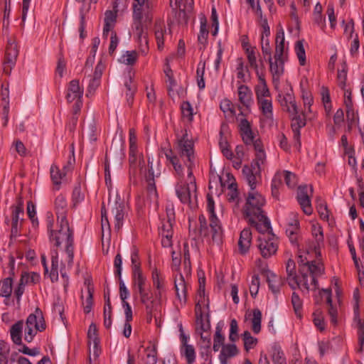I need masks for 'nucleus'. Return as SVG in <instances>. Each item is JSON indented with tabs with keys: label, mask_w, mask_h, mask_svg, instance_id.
Returning <instances> with one entry per match:
<instances>
[{
	"label": "nucleus",
	"mask_w": 364,
	"mask_h": 364,
	"mask_svg": "<svg viewBox=\"0 0 364 364\" xmlns=\"http://www.w3.org/2000/svg\"><path fill=\"white\" fill-rule=\"evenodd\" d=\"M207 210L210 213V223H208L203 214L198 216V224L189 221V235L193 240L205 239L208 242L220 243L222 240L223 230L220 223L215 213L214 200L210 194L207 195Z\"/></svg>",
	"instance_id": "1"
},
{
	"label": "nucleus",
	"mask_w": 364,
	"mask_h": 364,
	"mask_svg": "<svg viewBox=\"0 0 364 364\" xmlns=\"http://www.w3.org/2000/svg\"><path fill=\"white\" fill-rule=\"evenodd\" d=\"M53 220L49 219L47 227L50 232V241L57 247L62 243L65 244V251L69 258L68 264H72L74 257L73 231L70 229L68 220L57 221L55 230L53 229Z\"/></svg>",
	"instance_id": "2"
},
{
	"label": "nucleus",
	"mask_w": 364,
	"mask_h": 364,
	"mask_svg": "<svg viewBox=\"0 0 364 364\" xmlns=\"http://www.w3.org/2000/svg\"><path fill=\"white\" fill-rule=\"evenodd\" d=\"M299 271L302 277V287L307 291L310 289L316 291L318 288V277L324 274L323 264L317 261H308L299 256Z\"/></svg>",
	"instance_id": "3"
},
{
	"label": "nucleus",
	"mask_w": 364,
	"mask_h": 364,
	"mask_svg": "<svg viewBox=\"0 0 364 364\" xmlns=\"http://www.w3.org/2000/svg\"><path fill=\"white\" fill-rule=\"evenodd\" d=\"M265 204L264 198L258 192L251 191L248 193L246 203L244 208L243 215L249 223H254V218H264L263 206Z\"/></svg>",
	"instance_id": "4"
},
{
	"label": "nucleus",
	"mask_w": 364,
	"mask_h": 364,
	"mask_svg": "<svg viewBox=\"0 0 364 364\" xmlns=\"http://www.w3.org/2000/svg\"><path fill=\"white\" fill-rule=\"evenodd\" d=\"M46 328L43 312L36 308L34 313L31 314L26 321L24 340L31 343L38 331H43Z\"/></svg>",
	"instance_id": "5"
},
{
	"label": "nucleus",
	"mask_w": 364,
	"mask_h": 364,
	"mask_svg": "<svg viewBox=\"0 0 364 364\" xmlns=\"http://www.w3.org/2000/svg\"><path fill=\"white\" fill-rule=\"evenodd\" d=\"M188 179L189 183H178L176 186V192L183 203L188 204L191 208H193L197 205L196 183L193 174L192 177L188 176Z\"/></svg>",
	"instance_id": "6"
},
{
	"label": "nucleus",
	"mask_w": 364,
	"mask_h": 364,
	"mask_svg": "<svg viewBox=\"0 0 364 364\" xmlns=\"http://www.w3.org/2000/svg\"><path fill=\"white\" fill-rule=\"evenodd\" d=\"M153 8L152 0H133V22L151 23L153 20Z\"/></svg>",
	"instance_id": "7"
},
{
	"label": "nucleus",
	"mask_w": 364,
	"mask_h": 364,
	"mask_svg": "<svg viewBox=\"0 0 364 364\" xmlns=\"http://www.w3.org/2000/svg\"><path fill=\"white\" fill-rule=\"evenodd\" d=\"M187 134L186 133L178 140L177 143V151L180 155V157L183 159L184 164L188 168V177H192V170L194 167V150H193V142L187 138Z\"/></svg>",
	"instance_id": "8"
},
{
	"label": "nucleus",
	"mask_w": 364,
	"mask_h": 364,
	"mask_svg": "<svg viewBox=\"0 0 364 364\" xmlns=\"http://www.w3.org/2000/svg\"><path fill=\"white\" fill-rule=\"evenodd\" d=\"M257 242L258 249L264 258H269L275 255L278 250V240L272 232L260 235Z\"/></svg>",
	"instance_id": "9"
},
{
	"label": "nucleus",
	"mask_w": 364,
	"mask_h": 364,
	"mask_svg": "<svg viewBox=\"0 0 364 364\" xmlns=\"http://www.w3.org/2000/svg\"><path fill=\"white\" fill-rule=\"evenodd\" d=\"M151 24L135 22L132 23L134 37L139 43L140 50L144 54L149 50L148 31Z\"/></svg>",
	"instance_id": "10"
},
{
	"label": "nucleus",
	"mask_w": 364,
	"mask_h": 364,
	"mask_svg": "<svg viewBox=\"0 0 364 364\" xmlns=\"http://www.w3.org/2000/svg\"><path fill=\"white\" fill-rule=\"evenodd\" d=\"M202 305L208 309V299H203V300H198L196 304L195 314L196 317V324L198 326L196 331L197 332H205L210 331V323L209 318H207L205 321L203 319V311L202 310ZM207 317H209L208 313Z\"/></svg>",
	"instance_id": "11"
},
{
	"label": "nucleus",
	"mask_w": 364,
	"mask_h": 364,
	"mask_svg": "<svg viewBox=\"0 0 364 364\" xmlns=\"http://www.w3.org/2000/svg\"><path fill=\"white\" fill-rule=\"evenodd\" d=\"M18 55V49L14 40H8L6 48L5 59L4 61V72L9 74L12 68L15 65L17 57Z\"/></svg>",
	"instance_id": "12"
},
{
	"label": "nucleus",
	"mask_w": 364,
	"mask_h": 364,
	"mask_svg": "<svg viewBox=\"0 0 364 364\" xmlns=\"http://www.w3.org/2000/svg\"><path fill=\"white\" fill-rule=\"evenodd\" d=\"M11 237H16L19 233L20 215H23V201L21 197L16 200V204L11 207Z\"/></svg>",
	"instance_id": "13"
},
{
	"label": "nucleus",
	"mask_w": 364,
	"mask_h": 364,
	"mask_svg": "<svg viewBox=\"0 0 364 364\" xmlns=\"http://www.w3.org/2000/svg\"><path fill=\"white\" fill-rule=\"evenodd\" d=\"M287 271V281L288 284L292 289H296L302 287V277H299L296 272V264L295 262L289 259L286 264Z\"/></svg>",
	"instance_id": "14"
},
{
	"label": "nucleus",
	"mask_w": 364,
	"mask_h": 364,
	"mask_svg": "<svg viewBox=\"0 0 364 364\" xmlns=\"http://www.w3.org/2000/svg\"><path fill=\"white\" fill-rule=\"evenodd\" d=\"M146 280L144 274L133 277L134 284L139 294L141 303H146L152 299L151 292L146 288Z\"/></svg>",
	"instance_id": "15"
},
{
	"label": "nucleus",
	"mask_w": 364,
	"mask_h": 364,
	"mask_svg": "<svg viewBox=\"0 0 364 364\" xmlns=\"http://www.w3.org/2000/svg\"><path fill=\"white\" fill-rule=\"evenodd\" d=\"M279 101L283 110L287 112L289 114H298V107L291 92L284 94H279Z\"/></svg>",
	"instance_id": "16"
},
{
	"label": "nucleus",
	"mask_w": 364,
	"mask_h": 364,
	"mask_svg": "<svg viewBox=\"0 0 364 364\" xmlns=\"http://www.w3.org/2000/svg\"><path fill=\"white\" fill-rule=\"evenodd\" d=\"M109 205H111V215L114 218V228L119 230L123 225L124 205L123 203H119L117 200L113 204H111L109 200Z\"/></svg>",
	"instance_id": "17"
},
{
	"label": "nucleus",
	"mask_w": 364,
	"mask_h": 364,
	"mask_svg": "<svg viewBox=\"0 0 364 364\" xmlns=\"http://www.w3.org/2000/svg\"><path fill=\"white\" fill-rule=\"evenodd\" d=\"M297 200L305 214L311 215L312 213L313 209L311 205L310 198L307 193L306 186L299 187Z\"/></svg>",
	"instance_id": "18"
},
{
	"label": "nucleus",
	"mask_w": 364,
	"mask_h": 364,
	"mask_svg": "<svg viewBox=\"0 0 364 364\" xmlns=\"http://www.w3.org/2000/svg\"><path fill=\"white\" fill-rule=\"evenodd\" d=\"M54 205L57 221L68 220V204L65 196L61 194L58 196L55 200Z\"/></svg>",
	"instance_id": "19"
},
{
	"label": "nucleus",
	"mask_w": 364,
	"mask_h": 364,
	"mask_svg": "<svg viewBox=\"0 0 364 364\" xmlns=\"http://www.w3.org/2000/svg\"><path fill=\"white\" fill-rule=\"evenodd\" d=\"M83 95V89L80 87L79 80H73L70 82L66 95L67 100L72 102L75 100H80Z\"/></svg>",
	"instance_id": "20"
},
{
	"label": "nucleus",
	"mask_w": 364,
	"mask_h": 364,
	"mask_svg": "<svg viewBox=\"0 0 364 364\" xmlns=\"http://www.w3.org/2000/svg\"><path fill=\"white\" fill-rule=\"evenodd\" d=\"M239 102L246 109H249L252 102V93L251 90L245 85H240L237 88Z\"/></svg>",
	"instance_id": "21"
},
{
	"label": "nucleus",
	"mask_w": 364,
	"mask_h": 364,
	"mask_svg": "<svg viewBox=\"0 0 364 364\" xmlns=\"http://www.w3.org/2000/svg\"><path fill=\"white\" fill-rule=\"evenodd\" d=\"M252 232L250 228H245L241 232L238 241L239 252L241 255L246 254L251 245Z\"/></svg>",
	"instance_id": "22"
},
{
	"label": "nucleus",
	"mask_w": 364,
	"mask_h": 364,
	"mask_svg": "<svg viewBox=\"0 0 364 364\" xmlns=\"http://www.w3.org/2000/svg\"><path fill=\"white\" fill-rule=\"evenodd\" d=\"M149 173L146 176V182H147V193L151 200L156 201L158 198V193L156 191V187L154 181V175L152 168V164L149 161Z\"/></svg>",
	"instance_id": "23"
},
{
	"label": "nucleus",
	"mask_w": 364,
	"mask_h": 364,
	"mask_svg": "<svg viewBox=\"0 0 364 364\" xmlns=\"http://www.w3.org/2000/svg\"><path fill=\"white\" fill-rule=\"evenodd\" d=\"M239 350L234 343L225 344L221 348L219 359L221 364H228V359L235 357Z\"/></svg>",
	"instance_id": "24"
},
{
	"label": "nucleus",
	"mask_w": 364,
	"mask_h": 364,
	"mask_svg": "<svg viewBox=\"0 0 364 364\" xmlns=\"http://www.w3.org/2000/svg\"><path fill=\"white\" fill-rule=\"evenodd\" d=\"M257 167L252 165H245L242 168V173L250 186L251 191H254L256 188L257 179L256 175L259 173Z\"/></svg>",
	"instance_id": "25"
},
{
	"label": "nucleus",
	"mask_w": 364,
	"mask_h": 364,
	"mask_svg": "<svg viewBox=\"0 0 364 364\" xmlns=\"http://www.w3.org/2000/svg\"><path fill=\"white\" fill-rule=\"evenodd\" d=\"M274 61H273L272 58H267L269 63V70L272 74L273 80H279L284 73V63L285 59L281 58L277 60V58H274Z\"/></svg>",
	"instance_id": "26"
},
{
	"label": "nucleus",
	"mask_w": 364,
	"mask_h": 364,
	"mask_svg": "<svg viewBox=\"0 0 364 364\" xmlns=\"http://www.w3.org/2000/svg\"><path fill=\"white\" fill-rule=\"evenodd\" d=\"M259 84L255 86V90L257 97V100H261L264 99H268L270 97V92L267 87L266 80L262 75H258Z\"/></svg>",
	"instance_id": "27"
},
{
	"label": "nucleus",
	"mask_w": 364,
	"mask_h": 364,
	"mask_svg": "<svg viewBox=\"0 0 364 364\" xmlns=\"http://www.w3.org/2000/svg\"><path fill=\"white\" fill-rule=\"evenodd\" d=\"M157 350L155 343H153L144 350V355L141 358L139 364H156Z\"/></svg>",
	"instance_id": "28"
},
{
	"label": "nucleus",
	"mask_w": 364,
	"mask_h": 364,
	"mask_svg": "<svg viewBox=\"0 0 364 364\" xmlns=\"http://www.w3.org/2000/svg\"><path fill=\"white\" fill-rule=\"evenodd\" d=\"M242 140L246 144H250L253 141L254 136L250 123L246 119H242L239 124Z\"/></svg>",
	"instance_id": "29"
},
{
	"label": "nucleus",
	"mask_w": 364,
	"mask_h": 364,
	"mask_svg": "<svg viewBox=\"0 0 364 364\" xmlns=\"http://www.w3.org/2000/svg\"><path fill=\"white\" fill-rule=\"evenodd\" d=\"M174 287L176 296L178 297V300L185 303L186 301L187 287L182 274H180L178 279H175Z\"/></svg>",
	"instance_id": "30"
},
{
	"label": "nucleus",
	"mask_w": 364,
	"mask_h": 364,
	"mask_svg": "<svg viewBox=\"0 0 364 364\" xmlns=\"http://www.w3.org/2000/svg\"><path fill=\"white\" fill-rule=\"evenodd\" d=\"M276 46L274 58L277 60L284 58V32L283 29L277 31L275 39Z\"/></svg>",
	"instance_id": "31"
},
{
	"label": "nucleus",
	"mask_w": 364,
	"mask_h": 364,
	"mask_svg": "<svg viewBox=\"0 0 364 364\" xmlns=\"http://www.w3.org/2000/svg\"><path fill=\"white\" fill-rule=\"evenodd\" d=\"M259 107L267 120L273 122V107L271 98L258 100Z\"/></svg>",
	"instance_id": "32"
},
{
	"label": "nucleus",
	"mask_w": 364,
	"mask_h": 364,
	"mask_svg": "<svg viewBox=\"0 0 364 364\" xmlns=\"http://www.w3.org/2000/svg\"><path fill=\"white\" fill-rule=\"evenodd\" d=\"M250 224L255 227V228L262 233L261 235L272 232L270 222L265 215H264V218L262 219L254 218V223Z\"/></svg>",
	"instance_id": "33"
},
{
	"label": "nucleus",
	"mask_w": 364,
	"mask_h": 364,
	"mask_svg": "<svg viewBox=\"0 0 364 364\" xmlns=\"http://www.w3.org/2000/svg\"><path fill=\"white\" fill-rule=\"evenodd\" d=\"M23 321H18L13 324L10 329L12 341L16 345H21Z\"/></svg>",
	"instance_id": "34"
},
{
	"label": "nucleus",
	"mask_w": 364,
	"mask_h": 364,
	"mask_svg": "<svg viewBox=\"0 0 364 364\" xmlns=\"http://www.w3.org/2000/svg\"><path fill=\"white\" fill-rule=\"evenodd\" d=\"M312 235L314 237L316 244H314L310 248H313L316 253H319L321 246L323 243V235L321 226L313 225L311 228Z\"/></svg>",
	"instance_id": "35"
},
{
	"label": "nucleus",
	"mask_w": 364,
	"mask_h": 364,
	"mask_svg": "<svg viewBox=\"0 0 364 364\" xmlns=\"http://www.w3.org/2000/svg\"><path fill=\"white\" fill-rule=\"evenodd\" d=\"M267 282L269 289L274 294L279 292L280 287L283 284V281L279 277L272 272H267Z\"/></svg>",
	"instance_id": "36"
},
{
	"label": "nucleus",
	"mask_w": 364,
	"mask_h": 364,
	"mask_svg": "<svg viewBox=\"0 0 364 364\" xmlns=\"http://www.w3.org/2000/svg\"><path fill=\"white\" fill-rule=\"evenodd\" d=\"M299 223L298 220L294 219L289 223V227L286 230L287 235L292 244L296 245L298 242V234Z\"/></svg>",
	"instance_id": "37"
},
{
	"label": "nucleus",
	"mask_w": 364,
	"mask_h": 364,
	"mask_svg": "<svg viewBox=\"0 0 364 364\" xmlns=\"http://www.w3.org/2000/svg\"><path fill=\"white\" fill-rule=\"evenodd\" d=\"M66 168V166L64 167L63 171L62 172L58 166L56 165H52L50 167V178L53 183V184L56 186V189L58 190L60 188V185L61 184V180L65 176L66 173L64 170Z\"/></svg>",
	"instance_id": "38"
},
{
	"label": "nucleus",
	"mask_w": 364,
	"mask_h": 364,
	"mask_svg": "<svg viewBox=\"0 0 364 364\" xmlns=\"http://www.w3.org/2000/svg\"><path fill=\"white\" fill-rule=\"evenodd\" d=\"M113 149L117 157V163L116 165L120 166L122 164V159L123 156V139L121 136L114 137L110 150Z\"/></svg>",
	"instance_id": "39"
},
{
	"label": "nucleus",
	"mask_w": 364,
	"mask_h": 364,
	"mask_svg": "<svg viewBox=\"0 0 364 364\" xmlns=\"http://www.w3.org/2000/svg\"><path fill=\"white\" fill-rule=\"evenodd\" d=\"M87 338H88V345L90 346L91 344L93 345L94 348V353L95 354L97 353V346L99 343V338L97 336V326L92 323L90 326L87 331Z\"/></svg>",
	"instance_id": "40"
},
{
	"label": "nucleus",
	"mask_w": 364,
	"mask_h": 364,
	"mask_svg": "<svg viewBox=\"0 0 364 364\" xmlns=\"http://www.w3.org/2000/svg\"><path fill=\"white\" fill-rule=\"evenodd\" d=\"M262 312L259 309L252 310V318H251L252 330L257 334L261 331Z\"/></svg>",
	"instance_id": "41"
},
{
	"label": "nucleus",
	"mask_w": 364,
	"mask_h": 364,
	"mask_svg": "<svg viewBox=\"0 0 364 364\" xmlns=\"http://www.w3.org/2000/svg\"><path fill=\"white\" fill-rule=\"evenodd\" d=\"M132 277L143 274L140 268L138 250L134 247L131 255Z\"/></svg>",
	"instance_id": "42"
},
{
	"label": "nucleus",
	"mask_w": 364,
	"mask_h": 364,
	"mask_svg": "<svg viewBox=\"0 0 364 364\" xmlns=\"http://www.w3.org/2000/svg\"><path fill=\"white\" fill-rule=\"evenodd\" d=\"M154 28L158 48L162 50L164 48V36L166 32L165 26L161 23H156Z\"/></svg>",
	"instance_id": "43"
},
{
	"label": "nucleus",
	"mask_w": 364,
	"mask_h": 364,
	"mask_svg": "<svg viewBox=\"0 0 364 364\" xmlns=\"http://www.w3.org/2000/svg\"><path fill=\"white\" fill-rule=\"evenodd\" d=\"M242 337L244 342V348L247 352L253 349L258 343L257 338L252 336L250 332L248 331H245L242 335Z\"/></svg>",
	"instance_id": "44"
},
{
	"label": "nucleus",
	"mask_w": 364,
	"mask_h": 364,
	"mask_svg": "<svg viewBox=\"0 0 364 364\" xmlns=\"http://www.w3.org/2000/svg\"><path fill=\"white\" fill-rule=\"evenodd\" d=\"M12 292V279L6 278L0 282V296L9 297Z\"/></svg>",
	"instance_id": "45"
},
{
	"label": "nucleus",
	"mask_w": 364,
	"mask_h": 364,
	"mask_svg": "<svg viewBox=\"0 0 364 364\" xmlns=\"http://www.w3.org/2000/svg\"><path fill=\"white\" fill-rule=\"evenodd\" d=\"M205 68V62L200 61L196 70L197 84L200 90L205 88L204 73Z\"/></svg>",
	"instance_id": "46"
},
{
	"label": "nucleus",
	"mask_w": 364,
	"mask_h": 364,
	"mask_svg": "<svg viewBox=\"0 0 364 364\" xmlns=\"http://www.w3.org/2000/svg\"><path fill=\"white\" fill-rule=\"evenodd\" d=\"M153 284L157 289L156 293V297L160 300L162 296V291H164V282L159 277V274L157 270H155L152 273Z\"/></svg>",
	"instance_id": "47"
},
{
	"label": "nucleus",
	"mask_w": 364,
	"mask_h": 364,
	"mask_svg": "<svg viewBox=\"0 0 364 364\" xmlns=\"http://www.w3.org/2000/svg\"><path fill=\"white\" fill-rule=\"evenodd\" d=\"M256 48L255 47L253 48H246V55L247 58L248 63L250 64V66L255 70L257 75H259L258 73V65L257 63V57H256V53H255Z\"/></svg>",
	"instance_id": "48"
},
{
	"label": "nucleus",
	"mask_w": 364,
	"mask_h": 364,
	"mask_svg": "<svg viewBox=\"0 0 364 364\" xmlns=\"http://www.w3.org/2000/svg\"><path fill=\"white\" fill-rule=\"evenodd\" d=\"M138 54L135 50L127 51L121 56L119 62L128 65H133L136 62Z\"/></svg>",
	"instance_id": "49"
},
{
	"label": "nucleus",
	"mask_w": 364,
	"mask_h": 364,
	"mask_svg": "<svg viewBox=\"0 0 364 364\" xmlns=\"http://www.w3.org/2000/svg\"><path fill=\"white\" fill-rule=\"evenodd\" d=\"M225 337L222 335L221 328L220 327L216 328L215 333L213 338V349L215 352L219 350V349L225 346L224 344Z\"/></svg>",
	"instance_id": "50"
},
{
	"label": "nucleus",
	"mask_w": 364,
	"mask_h": 364,
	"mask_svg": "<svg viewBox=\"0 0 364 364\" xmlns=\"http://www.w3.org/2000/svg\"><path fill=\"white\" fill-rule=\"evenodd\" d=\"M200 335V340L202 341V347L205 350V355L207 357L210 353V345H211V336L210 331L205 332H198Z\"/></svg>",
	"instance_id": "51"
},
{
	"label": "nucleus",
	"mask_w": 364,
	"mask_h": 364,
	"mask_svg": "<svg viewBox=\"0 0 364 364\" xmlns=\"http://www.w3.org/2000/svg\"><path fill=\"white\" fill-rule=\"evenodd\" d=\"M41 277L39 274L36 272H23L21 274V279L22 282L26 284H35L39 282Z\"/></svg>",
	"instance_id": "52"
},
{
	"label": "nucleus",
	"mask_w": 364,
	"mask_h": 364,
	"mask_svg": "<svg viewBox=\"0 0 364 364\" xmlns=\"http://www.w3.org/2000/svg\"><path fill=\"white\" fill-rule=\"evenodd\" d=\"M303 41V40L298 41L295 44V51L301 65L306 64V53Z\"/></svg>",
	"instance_id": "53"
},
{
	"label": "nucleus",
	"mask_w": 364,
	"mask_h": 364,
	"mask_svg": "<svg viewBox=\"0 0 364 364\" xmlns=\"http://www.w3.org/2000/svg\"><path fill=\"white\" fill-rule=\"evenodd\" d=\"M220 109L228 117H233L235 114V111L230 100L228 99L223 100L220 105Z\"/></svg>",
	"instance_id": "54"
},
{
	"label": "nucleus",
	"mask_w": 364,
	"mask_h": 364,
	"mask_svg": "<svg viewBox=\"0 0 364 364\" xmlns=\"http://www.w3.org/2000/svg\"><path fill=\"white\" fill-rule=\"evenodd\" d=\"M186 357L187 364H193L196 359V352L193 346L189 345L181 348Z\"/></svg>",
	"instance_id": "55"
},
{
	"label": "nucleus",
	"mask_w": 364,
	"mask_h": 364,
	"mask_svg": "<svg viewBox=\"0 0 364 364\" xmlns=\"http://www.w3.org/2000/svg\"><path fill=\"white\" fill-rule=\"evenodd\" d=\"M322 6L320 3H317L314 7V20L316 23L321 27L324 26L325 18L322 16Z\"/></svg>",
	"instance_id": "56"
},
{
	"label": "nucleus",
	"mask_w": 364,
	"mask_h": 364,
	"mask_svg": "<svg viewBox=\"0 0 364 364\" xmlns=\"http://www.w3.org/2000/svg\"><path fill=\"white\" fill-rule=\"evenodd\" d=\"M229 339L232 342H235L239 339L238 324L235 318L230 321Z\"/></svg>",
	"instance_id": "57"
},
{
	"label": "nucleus",
	"mask_w": 364,
	"mask_h": 364,
	"mask_svg": "<svg viewBox=\"0 0 364 364\" xmlns=\"http://www.w3.org/2000/svg\"><path fill=\"white\" fill-rule=\"evenodd\" d=\"M355 320L357 321L358 341L360 347L363 348L364 346V321L358 315L355 316Z\"/></svg>",
	"instance_id": "58"
},
{
	"label": "nucleus",
	"mask_w": 364,
	"mask_h": 364,
	"mask_svg": "<svg viewBox=\"0 0 364 364\" xmlns=\"http://www.w3.org/2000/svg\"><path fill=\"white\" fill-rule=\"evenodd\" d=\"M181 108L183 117L188 122H191L193 119V108L191 104L188 102H183Z\"/></svg>",
	"instance_id": "59"
},
{
	"label": "nucleus",
	"mask_w": 364,
	"mask_h": 364,
	"mask_svg": "<svg viewBox=\"0 0 364 364\" xmlns=\"http://www.w3.org/2000/svg\"><path fill=\"white\" fill-rule=\"evenodd\" d=\"M183 264H184L185 269L187 272H190L191 271V257H190L189 246H188V243L187 242H185L183 243Z\"/></svg>",
	"instance_id": "60"
},
{
	"label": "nucleus",
	"mask_w": 364,
	"mask_h": 364,
	"mask_svg": "<svg viewBox=\"0 0 364 364\" xmlns=\"http://www.w3.org/2000/svg\"><path fill=\"white\" fill-rule=\"evenodd\" d=\"M291 304L293 305L296 314L301 317V311L302 309V301L296 292H293L291 296Z\"/></svg>",
	"instance_id": "61"
},
{
	"label": "nucleus",
	"mask_w": 364,
	"mask_h": 364,
	"mask_svg": "<svg viewBox=\"0 0 364 364\" xmlns=\"http://www.w3.org/2000/svg\"><path fill=\"white\" fill-rule=\"evenodd\" d=\"M313 316L315 326L321 331H323L325 328V323L322 315V311L319 309H317L314 312Z\"/></svg>",
	"instance_id": "62"
},
{
	"label": "nucleus",
	"mask_w": 364,
	"mask_h": 364,
	"mask_svg": "<svg viewBox=\"0 0 364 364\" xmlns=\"http://www.w3.org/2000/svg\"><path fill=\"white\" fill-rule=\"evenodd\" d=\"M208 36V31L207 30L206 19L200 22V33L198 36V40L201 44H205Z\"/></svg>",
	"instance_id": "63"
},
{
	"label": "nucleus",
	"mask_w": 364,
	"mask_h": 364,
	"mask_svg": "<svg viewBox=\"0 0 364 364\" xmlns=\"http://www.w3.org/2000/svg\"><path fill=\"white\" fill-rule=\"evenodd\" d=\"M292 117L291 129H300L306 125L305 119L302 118L299 113L297 114H289Z\"/></svg>",
	"instance_id": "64"
}]
</instances>
